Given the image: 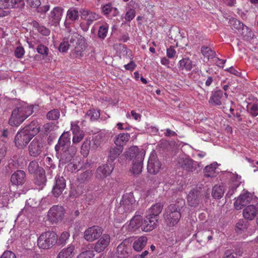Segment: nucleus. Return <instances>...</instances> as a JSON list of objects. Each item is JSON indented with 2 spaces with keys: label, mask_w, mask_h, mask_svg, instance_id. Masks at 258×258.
<instances>
[{
  "label": "nucleus",
  "mask_w": 258,
  "mask_h": 258,
  "mask_svg": "<svg viewBox=\"0 0 258 258\" xmlns=\"http://www.w3.org/2000/svg\"><path fill=\"white\" fill-rule=\"evenodd\" d=\"M33 108L26 104H24L15 108L9 120V123L13 126H18L29 116L33 113Z\"/></svg>",
  "instance_id": "obj_1"
},
{
  "label": "nucleus",
  "mask_w": 258,
  "mask_h": 258,
  "mask_svg": "<svg viewBox=\"0 0 258 258\" xmlns=\"http://www.w3.org/2000/svg\"><path fill=\"white\" fill-rule=\"evenodd\" d=\"M164 207L162 203H157L153 205L148 210L147 215L146 217L148 223L147 229H155L158 223V217L161 213Z\"/></svg>",
  "instance_id": "obj_2"
},
{
  "label": "nucleus",
  "mask_w": 258,
  "mask_h": 258,
  "mask_svg": "<svg viewBox=\"0 0 258 258\" xmlns=\"http://www.w3.org/2000/svg\"><path fill=\"white\" fill-rule=\"evenodd\" d=\"M179 208L175 204L169 205L165 208L163 217L165 223L169 226H173L177 224L181 217Z\"/></svg>",
  "instance_id": "obj_3"
},
{
  "label": "nucleus",
  "mask_w": 258,
  "mask_h": 258,
  "mask_svg": "<svg viewBox=\"0 0 258 258\" xmlns=\"http://www.w3.org/2000/svg\"><path fill=\"white\" fill-rule=\"evenodd\" d=\"M77 151V148L74 145L70 146L67 149L61 150L60 153L56 155L59 159V167L63 166L64 164H68V166H71L72 167H75L74 164L72 165V161L73 160Z\"/></svg>",
  "instance_id": "obj_4"
},
{
  "label": "nucleus",
  "mask_w": 258,
  "mask_h": 258,
  "mask_svg": "<svg viewBox=\"0 0 258 258\" xmlns=\"http://www.w3.org/2000/svg\"><path fill=\"white\" fill-rule=\"evenodd\" d=\"M57 235L53 231H46L42 233L37 240L39 247L42 249H49L52 247L57 242Z\"/></svg>",
  "instance_id": "obj_5"
},
{
  "label": "nucleus",
  "mask_w": 258,
  "mask_h": 258,
  "mask_svg": "<svg viewBox=\"0 0 258 258\" xmlns=\"http://www.w3.org/2000/svg\"><path fill=\"white\" fill-rule=\"evenodd\" d=\"M136 207V201L133 195L128 194L122 196L117 210L118 213L120 214L130 213L134 211Z\"/></svg>",
  "instance_id": "obj_6"
},
{
  "label": "nucleus",
  "mask_w": 258,
  "mask_h": 258,
  "mask_svg": "<svg viewBox=\"0 0 258 258\" xmlns=\"http://www.w3.org/2000/svg\"><path fill=\"white\" fill-rule=\"evenodd\" d=\"M74 42V46L71 48V55L76 58L83 57V52L86 48L84 38L76 33Z\"/></svg>",
  "instance_id": "obj_7"
},
{
  "label": "nucleus",
  "mask_w": 258,
  "mask_h": 258,
  "mask_svg": "<svg viewBox=\"0 0 258 258\" xmlns=\"http://www.w3.org/2000/svg\"><path fill=\"white\" fill-rule=\"evenodd\" d=\"M205 190L201 187H196L191 189L187 195V201L190 207H196L201 203Z\"/></svg>",
  "instance_id": "obj_8"
},
{
  "label": "nucleus",
  "mask_w": 258,
  "mask_h": 258,
  "mask_svg": "<svg viewBox=\"0 0 258 258\" xmlns=\"http://www.w3.org/2000/svg\"><path fill=\"white\" fill-rule=\"evenodd\" d=\"M148 220L145 218L144 221H143V218L141 215H135L130 221L128 225V229L131 231H136V230L141 229L142 231L148 232L152 231L153 229H147Z\"/></svg>",
  "instance_id": "obj_9"
},
{
  "label": "nucleus",
  "mask_w": 258,
  "mask_h": 258,
  "mask_svg": "<svg viewBox=\"0 0 258 258\" xmlns=\"http://www.w3.org/2000/svg\"><path fill=\"white\" fill-rule=\"evenodd\" d=\"M176 165L188 172H193L199 167L197 162L190 158L181 157L177 158Z\"/></svg>",
  "instance_id": "obj_10"
},
{
  "label": "nucleus",
  "mask_w": 258,
  "mask_h": 258,
  "mask_svg": "<svg viewBox=\"0 0 258 258\" xmlns=\"http://www.w3.org/2000/svg\"><path fill=\"white\" fill-rule=\"evenodd\" d=\"M32 138L33 137L29 132L23 128L18 132L15 136V145L19 148H23L28 144Z\"/></svg>",
  "instance_id": "obj_11"
},
{
  "label": "nucleus",
  "mask_w": 258,
  "mask_h": 258,
  "mask_svg": "<svg viewBox=\"0 0 258 258\" xmlns=\"http://www.w3.org/2000/svg\"><path fill=\"white\" fill-rule=\"evenodd\" d=\"M103 229L98 226H93L85 230L84 233V239L88 242H93L100 237Z\"/></svg>",
  "instance_id": "obj_12"
},
{
  "label": "nucleus",
  "mask_w": 258,
  "mask_h": 258,
  "mask_svg": "<svg viewBox=\"0 0 258 258\" xmlns=\"http://www.w3.org/2000/svg\"><path fill=\"white\" fill-rule=\"evenodd\" d=\"M64 214V210L61 206L55 205L51 207L48 212V217L52 223L61 221Z\"/></svg>",
  "instance_id": "obj_13"
},
{
  "label": "nucleus",
  "mask_w": 258,
  "mask_h": 258,
  "mask_svg": "<svg viewBox=\"0 0 258 258\" xmlns=\"http://www.w3.org/2000/svg\"><path fill=\"white\" fill-rule=\"evenodd\" d=\"M114 166L107 163L99 166L95 172V178L98 180H102L109 176L113 171Z\"/></svg>",
  "instance_id": "obj_14"
},
{
  "label": "nucleus",
  "mask_w": 258,
  "mask_h": 258,
  "mask_svg": "<svg viewBox=\"0 0 258 258\" xmlns=\"http://www.w3.org/2000/svg\"><path fill=\"white\" fill-rule=\"evenodd\" d=\"M66 186V180L63 177L56 176L55 178V183L52 190V194L55 198L59 197L62 194Z\"/></svg>",
  "instance_id": "obj_15"
},
{
  "label": "nucleus",
  "mask_w": 258,
  "mask_h": 258,
  "mask_svg": "<svg viewBox=\"0 0 258 258\" xmlns=\"http://www.w3.org/2000/svg\"><path fill=\"white\" fill-rule=\"evenodd\" d=\"M131 243V239H125L118 245L116 248V254L118 258H125L129 255Z\"/></svg>",
  "instance_id": "obj_16"
},
{
  "label": "nucleus",
  "mask_w": 258,
  "mask_h": 258,
  "mask_svg": "<svg viewBox=\"0 0 258 258\" xmlns=\"http://www.w3.org/2000/svg\"><path fill=\"white\" fill-rule=\"evenodd\" d=\"M43 146V143L40 138H34L29 146L30 155L34 157L38 156L41 153Z\"/></svg>",
  "instance_id": "obj_17"
},
{
  "label": "nucleus",
  "mask_w": 258,
  "mask_h": 258,
  "mask_svg": "<svg viewBox=\"0 0 258 258\" xmlns=\"http://www.w3.org/2000/svg\"><path fill=\"white\" fill-rule=\"evenodd\" d=\"M13 185L22 186L26 180V175L24 171L18 170L13 173L10 178Z\"/></svg>",
  "instance_id": "obj_18"
},
{
  "label": "nucleus",
  "mask_w": 258,
  "mask_h": 258,
  "mask_svg": "<svg viewBox=\"0 0 258 258\" xmlns=\"http://www.w3.org/2000/svg\"><path fill=\"white\" fill-rule=\"evenodd\" d=\"M110 242V237L108 234H104L96 242L94 250L98 253L103 251L108 246Z\"/></svg>",
  "instance_id": "obj_19"
},
{
  "label": "nucleus",
  "mask_w": 258,
  "mask_h": 258,
  "mask_svg": "<svg viewBox=\"0 0 258 258\" xmlns=\"http://www.w3.org/2000/svg\"><path fill=\"white\" fill-rule=\"evenodd\" d=\"M144 152H139V148L137 146H133L130 148L126 152V158L130 160H139L144 159Z\"/></svg>",
  "instance_id": "obj_20"
},
{
  "label": "nucleus",
  "mask_w": 258,
  "mask_h": 258,
  "mask_svg": "<svg viewBox=\"0 0 258 258\" xmlns=\"http://www.w3.org/2000/svg\"><path fill=\"white\" fill-rule=\"evenodd\" d=\"M71 130L73 135V143L78 144L83 139L85 134L77 123H72Z\"/></svg>",
  "instance_id": "obj_21"
},
{
  "label": "nucleus",
  "mask_w": 258,
  "mask_h": 258,
  "mask_svg": "<svg viewBox=\"0 0 258 258\" xmlns=\"http://www.w3.org/2000/svg\"><path fill=\"white\" fill-rule=\"evenodd\" d=\"M161 163L155 156L150 157L147 165V170L149 173L156 174L160 170Z\"/></svg>",
  "instance_id": "obj_22"
},
{
  "label": "nucleus",
  "mask_w": 258,
  "mask_h": 258,
  "mask_svg": "<svg viewBox=\"0 0 258 258\" xmlns=\"http://www.w3.org/2000/svg\"><path fill=\"white\" fill-rule=\"evenodd\" d=\"M251 200V194L249 192H245L240 195L236 200L234 205L236 210L241 209L243 207L248 204Z\"/></svg>",
  "instance_id": "obj_23"
},
{
  "label": "nucleus",
  "mask_w": 258,
  "mask_h": 258,
  "mask_svg": "<svg viewBox=\"0 0 258 258\" xmlns=\"http://www.w3.org/2000/svg\"><path fill=\"white\" fill-rule=\"evenodd\" d=\"M69 136V133L67 132L62 134L59 137L58 143L55 146L56 155H58L60 147L62 148V150L67 149V146L71 143Z\"/></svg>",
  "instance_id": "obj_24"
},
{
  "label": "nucleus",
  "mask_w": 258,
  "mask_h": 258,
  "mask_svg": "<svg viewBox=\"0 0 258 258\" xmlns=\"http://www.w3.org/2000/svg\"><path fill=\"white\" fill-rule=\"evenodd\" d=\"M76 33L71 34L67 38H64L63 41L60 43L58 49L59 51L65 52L69 49L72 48L74 46V41Z\"/></svg>",
  "instance_id": "obj_25"
},
{
  "label": "nucleus",
  "mask_w": 258,
  "mask_h": 258,
  "mask_svg": "<svg viewBox=\"0 0 258 258\" xmlns=\"http://www.w3.org/2000/svg\"><path fill=\"white\" fill-rule=\"evenodd\" d=\"M258 214V204L249 205L245 208L243 211V215L245 219L253 220Z\"/></svg>",
  "instance_id": "obj_26"
},
{
  "label": "nucleus",
  "mask_w": 258,
  "mask_h": 258,
  "mask_svg": "<svg viewBox=\"0 0 258 258\" xmlns=\"http://www.w3.org/2000/svg\"><path fill=\"white\" fill-rule=\"evenodd\" d=\"M63 11V9L60 7L54 8L50 12L49 16V20L54 24L59 23L61 19Z\"/></svg>",
  "instance_id": "obj_27"
},
{
  "label": "nucleus",
  "mask_w": 258,
  "mask_h": 258,
  "mask_svg": "<svg viewBox=\"0 0 258 258\" xmlns=\"http://www.w3.org/2000/svg\"><path fill=\"white\" fill-rule=\"evenodd\" d=\"M81 18L87 21V24L90 25L93 21L99 19V16L95 13L88 10H82L80 11Z\"/></svg>",
  "instance_id": "obj_28"
},
{
  "label": "nucleus",
  "mask_w": 258,
  "mask_h": 258,
  "mask_svg": "<svg viewBox=\"0 0 258 258\" xmlns=\"http://www.w3.org/2000/svg\"><path fill=\"white\" fill-rule=\"evenodd\" d=\"M75 246L71 244L68 247L61 250L56 258H72L75 255Z\"/></svg>",
  "instance_id": "obj_29"
},
{
  "label": "nucleus",
  "mask_w": 258,
  "mask_h": 258,
  "mask_svg": "<svg viewBox=\"0 0 258 258\" xmlns=\"http://www.w3.org/2000/svg\"><path fill=\"white\" fill-rule=\"evenodd\" d=\"M131 138L128 133H121L116 136L114 139V143L116 146L123 147L126 144Z\"/></svg>",
  "instance_id": "obj_30"
},
{
  "label": "nucleus",
  "mask_w": 258,
  "mask_h": 258,
  "mask_svg": "<svg viewBox=\"0 0 258 258\" xmlns=\"http://www.w3.org/2000/svg\"><path fill=\"white\" fill-rule=\"evenodd\" d=\"M223 96L222 90H217L212 93L209 102L214 105H220L222 104L221 99Z\"/></svg>",
  "instance_id": "obj_31"
},
{
  "label": "nucleus",
  "mask_w": 258,
  "mask_h": 258,
  "mask_svg": "<svg viewBox=\"0 0 258 258\" xmlns=\"http://www.w3.org/2000/svg\"><path fill=\"white\" fill-rule=\"evenodd\" d=\"M25 131L29 132L33 137L40 131V127L36 120H33L30 124L23 128Z\"/></svg>",
  "instance_id": "obj_32"
},
{
  "label": "nucleus",
  "mask_w": 258,
  "mask_h": 258,
  "mask_svg": "<svg viewBox=\"0 0 258 258\" xmlns=\"http://www.w3.org/2000/svg\"><path fill=\"white\" fill-rule=\"evenodd\" d=\"M123 147H113L109 149L108 154V159L113 162L114 161L119 155L122 152Z\"/></svg>",
  "instance_id": "obj_33"
},
{
  "label": "nucleus",
  "mask_w": 258,
  "mask_h": 258,
  "mask_svg": "<svg viewBox=\"0 0 258 258\" xmlns=\"http://www.w3.org/2000/svg\"><path fill=\"white\" fill-rule=\"evenodd\" d=\"M147 242L146 236H141L134 242L133 247L135 250L140 251L145 246Z\"/></svg>",
  "instance_id": "obj_34"
},
{
  "label": "nucleus",
  "mask_w": 258,
  "mask_h": 258,
  "mask_svg": "<svg viewBox=\"0 0 258 258\" xmlns=\"http://www.w3.org/2000/svg\"><path fill=\"white\" fill-rule=\"evenodd\" d=\"M144 159L141 161L134 160L133 161L132 167L131 169V171L134 175H138L141 173L143 169V162Z\"/></svg>",
  "instance_id": "obj_35"
},
{
  "label": "nucleus",
  "mask_w": 258,
  "mask_h": 258,
  "mask_svg": "<svg viewBox=\"0 0 258 258\" xmlns=\"http://www.w3.org/2000/svg\"><path fill=\"white\" fill-rule=\"evenodd\" d=\"M224 192L223 186L216 185L213 188L212 195L214 199H220L223 196Z\"/></svg>",
  "instance_id": "obj_36"
},
{
  "label": "nucleus",
  "mask_w": 258,
  "mask_h": 258,
  "mask_svg": "<svg viewBox=\"0 0 258 258\" xmlns=\"http://www.w3.org/2000/svg\"><path fill=\"white\" fill-rule=\"evenodd\" d=\"M28 170L30 173L35 174L39 172H43V169L39 166L37 161L34 160L29 163Z\"/></svg>",
  "instance_id": "obj_37"
},
{
  "label": "nucleus",
  "mask_w": 258,
  "mask_h": 258,
  "mask_svg": "<svg viewBox=\"0 0 258 258\" xmlns=\"http://www.w3.org/2000/svg\"><path fill=\"white\" fill-rule=\"evenodd\" d=\"M180 70L188 71L192 68V61L188 58H183L179 61Z\"/></svg>",
  "instance_id": "obj_38"
},
{
  "label": "nucleus",
  "mask_w": 258,
  "mask_h": 258,
  "mask_svg": "<svg viewBox=\"0 0 258 258\" xmlns=\"http://www.w3.org/2000/svg\"><path fill=\"white\" fill-rule=\"evenodd\" d=\"M202 54L208 59H212L216 56V52L211 47L203 46L201 49Z\"/></svg>",
  "instance_id": "obj_39"
},
{
  "label": "nucleus",
  "mask_w": 258,
  "mask_h": 258,
  "mask_svg": "<svg viewBox=\"0 0 258 258\" xmlns=\"http://www.w3.org/2000/svg\"><path fill=\"white\" fill-rule=\"evenodd\" d=\"M99 117V111L94 109L88 110L85 116L86 119H89L91 121L97 120Z\"/></svg>",
  "instance_id": "obj_40"
},
{
  "label": "nucleus",
  "mask_w": 258,
  "mask_h": 258,
  "mask_svg": "<svg viewBox=\"0 0 258 258\" xmlns=\"http://www.w3.org/2000/svg\"><path fill=\"white\" fill-rule=\"evenodd\" d=\"M32 25L33 27L42 35L44 36H48L50 34V31L44 26L40 25L37 22L35 21H33Z\"/></svg>",
  "instance_id": "obj_41"
},
{
  "label": "nucleus",
  "mask_w": 258,
  "mask_h": 258,
  "mask_svg": "<svg viewBox=\"0 0 258 258\" xmlns=\"http://www.w3.org/2000/svg\"><path fill=\"white\" fill-rule=\"evenodd\" d=\"M216 167L215 164H212L207 166L204 170V176L207 177H213L216 175Z\"/></svg>",
  "instance_id": "obj_42"
},
{
  "label": "nucleus",
  "mask_w": 258,
  "mask_h": 258,
  "mask_svg": "<svg viewBox=\"0 0 258 258\" xmlns=\"http://www.w3.org/2000/svg\"><path fill=\"white\" fill-rule=\"evenodd\" d=\"M91 146V141L89 139H86L83 142L81 148V153L84 157H86L89 154Z\"/></svg>",
  "instance_id": "obj_43"
},
{
  "label": "nucleus",
  "mask_w": 258,
  "mask_h": 258,
  "mask_svg": "<svg viewBox=\"0 0 258 258\" xmlns=\"http://www.w3.org/2000/svg\"><path fill=\"white\" fill-rule=\"evenodd\" d=\"M35 174L36 175V177L34 179V181L36 184L40 185L43 184L46 182V179L44 170L43 172H39Z\"/></svg>",
  "instance_id": "obj_44"
},
{
  "label": "nucleus",
  "mask_w": 258,
  "mask_h": 258,
  "mask_svg": "<svg viewBox=\"0 0 258 258\" xmlns=\"http://www.w3.org/2000/svg\"><path fill=\"white\" fill-rule=\"evenodd\" d=\"M60 116V112L58 109H53L47 112L46 118L51 120H56Z\"/></svg>",
  "instance_id": "obj_45"
},
{
  "label": "nucleus",
  "mask_w": 258,
  "mask_h": 258,
  "mask_svg": "<svg viewBox=\"0 0 258 258\" xmlns=\"http://www.w3.org/2000/svg\"><path fill=\"white\" fill-rule=\"evenodd\" d=\"M229 23L232 29L240 30L243 29L244 24L236 19L232 18L230 19Z\"/></svg>",
  "instance_id": "obj_46"
},
{
  "label": "nucleus",
  "mask_w": 258,
  "mask_h": 258,
  "mask_svg": "<svg viewBox=\"0 0 258 258\" xmlns=\"http://www.w3.org/2000/svg\"><path fill=\"white\" fill-rule=\"evenodd\" d=\"M92 176V171L90 170H86L80 174L78 178V180L81 183H83L85 181L89 180Z\"/></svg>",
  "instance_id": "obj_47"
},
{
  "label": "nucleus",
  "mask_w": 258,
  "mask_h": 258,
  "mask_svg": "<svg viewBox=\"0 0 258 258\" xmlns=\"http://www.w3.org/2000/svg\"><path fill=\"white\" fill-rule=\"evenodd\" d=\"M102 142V136L101 135H97L94 136L92 140L91 149L95 150L101 145Z\"/></svg>",
  "instance_id": "obj_48"
},
{
  "label": "nucleus",
  "mask_w": 258,
  "mask_h": 258,
  "mask_svg": "<svg viewBox=\"0 0 258 258\" xmlns=\"http://www.w3.org/2000/svg\"><path fill=\"white\" fill-rule=\"evenodd\" d=\"M70 233L68 232H63L60 235L59 238L58 239V243L62 246L67 244L68 240L69 239Z\"/></svg>",
  "instance_id": "obj_49"
},
{
  "label": "nucleus",
  "mask_w": 258,
  "mask_h": 258,
  "mask_svg": "<svg viewBox=\"0 0 258 258\" xmlns=\"http://www.w3.org/2000/svg\"><path fill=\"white\" fill-rule=\"evenodd\" d=\"M67 17L71 21H76L78 19V11L75 9H70L67 12Z\"/></svg>",
  "instance_id": "obj_50"
},
{
  "label": "nucleus",
  "mask_w": 258,
  "mask_h": 258,
  "mask_svg": "<svg viewBox=\"0 0 258 258\" xmlns=\"http://www.w3.org/2000/svg\"><path fill=\"white\" fill-rule=\"evenodd\" d=\"M102 9L104 14L105 15H108L112 10L114 11V14L113 15L114 16H116L118 13V11L117 9L115 8H112L109 4L103 6Z\"/></svg>",
  "instance_id": "obj_51"
},
{
  "label": "nucleus",
  "mask_w": 258,
  "mask_h": 258,
  "mask_svg": "<svg viewBox=\"0 0 258 258\" xmlns=\"http://www.w3.org/2000/svg\"><path fill=\"white\" fill-rule=\"evenodd\" d=\"M36 50L38 53L42 55L44 57L48 56L49 49L46 46L42 44H40L37 46Z\"/></svg>",
  "instance_id": "obj_52"
},
{
  "label": "nucleus",
  "mask_w": 258,
  "mask_h": 258,
  "mask_svg": "<svg viewBox=\"0 0 258 258\" xmlns=\"http://www.w3.org/2000/svg\"><path fill=\"white\" fill-rule=\"evenodd\" d=\"M8 2L6 0H0V17L8 15V12L4 10L8 8Z\"/></svg>",
  "instance_id": "obj_53"
},
{
  "label": "nucleus",
  "mask_w": 258,
  "mask_h": 258,
  "mask_svg": "<svg viewBox=\"0 0 258 258\" xmlns=\"http://www.w3.org/2000/svg\"><path fill=\"white\" fill-rule=\"evenodd\" d=\"M94 253L93 250H86L80 253L77 258H93Z\"/></svg>",
  "instance_id": "obj_54"
},
{
  "label": "nucleus",
  "mask_w": 258,
  "mask_h": 258,
  "mask_svg": "<svg viewBox=\"0 0 258 258\" xmlns=\"http://www.w3.org/2000/svg\"><path fill=\"white\" fill-rule=\"evenodd\" d=\"M108 32V27L106 26H101L99 27L98 35L99 38L104 39L106 36Z\"/></svg>",
  "instance_id": "obj_55"
},
{
  "label": "nucleus",
  "mask_w": 258,
  "mask_h": 258,
  "mask_svg": "<svg viewBox=\"0 0 258 258\" xmlns=\"http://www.w3.org/2000/svg\"><path fill=\"white\" fill-rule=\"evenodd\" d=\"M57 127V126L54 122H48L44 124L43 125L44 132L46 133H49L51 131H52Z\"/></svg>",
  "instance_id": "obj_56"
},
{
  "label": "nucleus",
  "mask_w": 258,
  "mask_h": 258,
  "mask_svg": "<svg viewBox=\"0 0 258 258\" xmlns=\"http://www.w3.org/2000/svg\"><path fill=\"white\" fill-rule=\"evenodd\" d=\"M135 16V11L133 9H130L127 11L125 15L124 19L127 21H131Z\"/></svg>",
  "instance_id": "obj_57"
},
{
  "label": "nucleus",
  "mask_w": 258,
  "mask_h": 258,
  "mask_svg": "<svg viewBox=\"0 0 258 258\" xmlns=\"http://www.w3.org/2000/svg\"><path fill=\"white\" fill-rule=\"evenodd\" d=\"M27 4L32 8H38L41 5L40 0H26Z\"/></svg>",
  "instance_id": "obj_58"
},
{
  "label": "nucleus",
  "mask_w": 258,
  "mask_h": 258,
  "mask_svg": "<svg viewBox=\"0 0 258 258\" xmlns=\"http://www.w3.org/2000/svg\"><path fill=\"white\" fill-rule=\"evenodd\" d=\"M249 112L253 117H255L258 115V105L256 104H253L250 107Z\"/></svg>",
  "instance_id": "obj_59"
},
{
  "label": "nucleus",
  "mask_w": 258,
  "mask_h": 258,
  "mask_svg": "<svg viewBox=\"0 0 258 258\" xmlns=\"http://www.w3.org/2000/svg\"><path fill=\"white\" fill-rule=\"evenodd\" d=\"M25 50L22 47L19 46L16 48L15 51V56L17 58H22L24 55Z\"/></svg>",
  "instance_id": "obj_60"
},
{
  "label": "nucleus",
  "mask_w": 258,
  "mask_h": 258,
  "mask_svg": "<svg viewBox=\"0 0 258 258\" xmlns=\"http://www.w3.org/2000/svg\"><path fill=\"white\" fill-rule=\"evenodd\" d=\"M11 3L13 7L21 9L25 6L24 0H11Z\"/></svg>",
  "instance_id": "obj_61"
},
{
  "label": "nucleus",
  "mask_w": 258,
  "mask_h": 258,
  "mask_svg": "<svg viewBox=\"0 0 258 258\" xmlns=\"http://www.w3.org/2000/svg\"><path fill=\"white\" fill-rule=\"evenodd\" d=\"M176 54V51L173 46H170L167 49V56L168 58H172L174 57Z\"/></svg>",
  "instance_id": "obj_62"
},
{
  "label": "nucleus",
  "mask_w": 258,
  "mask_h": 258,
  "mask_svg": "<svg viewBox=\"0 0 258 258\" xmlns=\"http://www.w3.org/2000/svg\"><path fill=\"white\" fill-rule=\"evenodd\" d=\"M0 258H16V256L12 251H5Z\"/></svg>",
  "instance_id": "obj_63"
},
{
  "label": "nucleus",
  "mask_w": 258,
  "mask_h": 258,
  "mask_svg": "<svg viewBox=\"0 0 258 258\" xmlns=\"http://www.w3.org/2000/svg\"><path fill=\"white\" fill-rule=\"evenodd\" d=\"M238 184H234L232 185L228 190L226 196L231 197L234 192V191L236 189L237 187L238 186Z\"/></svg>",
  "instance_id": "obj_64"
}]
</instances>
